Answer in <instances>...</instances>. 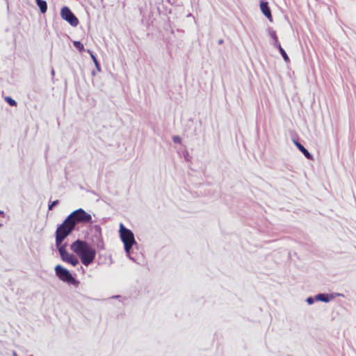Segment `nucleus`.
Wrapping results in <instances>:
<instances>
[{
    "mask_svg": "<svg viewBox=\"0 0 356 356\" xmlns=\"http://www.w3.org/2000/svg\"><path fill=\"white\" fill-rule=\"evenodd\" d=\"M92 222V216L83 209L72 211L64 221L58 226L55 234L59 237H67L75 229L77 224H86Z\"/></svg>",
    "mask_w": 356,
    "mask_h": 356,
    "instance_id": "nucleus-1",
    "label": "nucleus"
},
{
    "mask_svg": "<svg viewBox=\"0 0 356 356\" xmlns=\"http://www.w3.org/2000/svg\"><path fill=\"white\" fill-rule=\"evenodd\" d=\"M70 249L79 257L81 263L86 266L92 264L96 256L95 249L83 240H76L71 244Z\"/></svg>",
    "mask_w": 356,
    "mask_h": 356,
    "instance_id": "nucleus-2",
    "label": "nucleus"
},
{
    "mask_svg": "<svg viewBox=\"0 0 356 356\" xmlns=\"http://www.w3.org/2000/svg\"><path fill=\"white\" fill-rule=\"evenodd\" d=\"M120 237L124 244V250L129 259L135 261V259L131 256V250L136 244L133 232L125 227L122 223L120 224L119 229Z\"/></svg>",
    "mask_w": 356,
    "mask_h": 356,
    "instance_id": "nucleus-3",
    "label": "nucleus"
},
{
    "mask_svg": "<svg viewBox=\"0 0 356 356\" xmlns=\"http://www.w3.org/2000/svg\"><path fill=\"white\" fill-rule=\"evenodd\" d=\"M55 236H56V241H55L56 246L59 252L61 259L64 261H66V262L70 264L73 266H76V265H78L79 263L78 259H76L73 254H70L66 250L67 244L63 243V241L67 237L63 236V238H60L59 236L60 235H59V234H55Z\"/></svg>",
    "mask_w": 356,
    "mask_h": 356,
    "instance_id": "nucleus-4",
    "label": "nucleus"
},
{
    "mask_svg": "<svg viewBox=\"0 0 356 356\" xmlns=\"http://www.w3.org/2000/svg\"><path fill=\"white\" fill-rule=\"evenodd\" d=\"M55 273L56 276L64 282L76 286L79 284V282L73 277L72 273L67 268L60 265L56 266Z\"/></svg>",
    "mask_w": 356,
    "mask_h": 356,
    "instance_id": "nucleus-5",
    "label": "nucleus"
},
{
    "mask_svg": "<svg viewBox=\"0 0 356 356\" xmlns=\"http://www.w3.org/2000/svg\"><path fill=\"white\" fill-rule=\"evenodd\" d=\"M60 16L63 19L67 22L72 26L79 24V19L67 6H63L60 10Z\"/></svg>",
    "mask_w": 356,
    "mask_h": 356,
    "instance_id": "nucleus-6",
    "label": "nucleus"
},
{
    "mask_svg": "<svg viewBox=\"0 0 356 356\" xmlns=\"http://www.w3.org/2000/svg\"><path fill=\"white\" fill-rule=\"evenodd\" d=\"M260 8L262 13L270 21H273L270 9L268 6V2H261Z\"/></svg>",
    "mask_w": 356,
    "mask_h": 356,
    "instance_id": "nucleus-7",
    "label": "nucleus"
},
{
    "mask_svg": "<svg viewBox=\"0 0 356 356\" xmlns=\"http://www.w3.org/2000/svg\"><path fill=\"white\" fill-rule=\"evenodd\" d=\"M296 146L298 149L304 154V156L309 160H313V156L309 153V152L299 142L294 141Z\"/></svg>",
    "mask_w": 356,
    "mask_h": 356,
    "instance_id": "nucleus-8",
    "label": "nucleus"
},
{
    "mask_svg": "<svg viewBox=\"0 0 356 356\" xmlns=\"http://www.w3.org/2000/svg\"><path fill=\"white\" fill-rule=\"evenodd\" d=\"M334 298L332 294L327 293H318L315 296V300L317 301H321L323 302H329Z\"/></svg>",
    "mask_w": 356,
    "mask_h": 356,
    "instance_id": "nucleus-9",
    "label": "nucleus"
},
{
    "mask_svg": "<svg viewBox=\"0 0 356 356\" xmlns=\"http://www.w3.org/2000/svg\"><path fill=\"white\" fill-rule=\"evenodd\" d=\"M268 33L269 36L273 39L272 44L274 47L278 45L280 42H278V38L277 37L276 32L272 28H268Z\"/></svg>",
    "mask_w": 356,
    "mask_h": 356,
    "instance_id": "nucleus-10",
    "label": "nucleus"
},
{
    "mask_svg": "<svg viewBox=\"0 0 356 356\" xmlns=\"http://www.w3.org/2000/svg\"><path fill=\"white\" fill-rule=\"evenodd\" d=\"M37 6L39 7L42 13H45L47 10V3L44 0H35Z\"/></svg>",
    "mask_w": 356,
    "mask_h": 356,
    "instance_id": "nucleus-11",
    "label": "nucleus"
},
{
    "mask_svg": "<svg viewBox=\"0 0 356 356\" xmlns=\"http://www.w3.org/2000/svg\"><path fill=\"white\" fill-rule=\"evenodd\" d=\"M275 47H277L280 53V54L282 55L283 59L284 60V61L286 62H288L289 61V58L288 56V55L286 54V51H284V49L282 47L281 44H279L278 45L275 46Z\"/></svg>",
    "mask_w": 356,
    "mask_h": 356,
    "instance_id": "nucleus-12",
    "label": "nucleus"
},
{
    "mask_svg": "<svg viewBox=\"0 0 356 356\" xmlns=\"http://www.w3.org/2000/svg\"><path fill=\"white\" fill-rule=\"evenodd\" d=\"M87 51L90 54V56H91V58L92 59V61L94 62V64L97 68V70L98 71H101V67H100V64L98 62L97 58L95 57V56L92 54V52L88 49Z\"/></svg>",
    "mask_w": 356,
    "mask_h": 356,
    "instance_id": "nucleus-13",
    "label": "nucleus"
},
{
    "mask_svg": "<svg viewBox=\"0 0 356 356\" xmlns=\"http://www.w3.org/2000/svg\"><path fill=\"white\" fill-rule=\"evenodd\" d=\"M73 44L80 52L85 51L83 44L81 42L74 41Z\"/></svg>",
    "mask_w": 356,
    "mask_h": 356,
    "instance_id": "nucleus-14",
    "label": "nucleus"
},
{
    "mask_svg": "<svg viewBox=\"0 0 356 356\" xmlns=\"http://www.w3.org/2000/svg\"><path fill=\"white\" fill-rule=\"evenodd\" d=\"M5 100L11 106H17V102L10 97H6Z\"/></svg>",
    "mask_w": 356,
    "mask_h": 356,
    "instance_id": "nucleus-15",
    "label": "nucleus"
},
{
    "mask_svg": "<svg viewBox=\"0 0 356 356\" xmlns=\"http://www.w3.org/2000/svg\"><path fill=\"white\" fill-rule=\"evenodd\" d=\"M59 203V200H54L52 202H51L49 206H48V209L49 210H51L54 207H56V205H58Z\"/></svg>",
    "mask_w": 356,
    "mask_h": 356,
    "instance_id": "nucleus-16",
    "label": "nucleus"
},
{
    "mask_svg": "<svg viewBox=\"0 0 356 356\" xmlns=\"http://www.w3.org/2000/svg\"><path fill=\"white\" fill-rule=\"evenodd\" d=\"M172 140L175 143H181V138L179 136H175L172 138Z\"/></svg>",
    "mask_w": 356,
    "mask_h": 356,
    "instance_id": "nucleus-17",
    "label": "nucleus"
},
{
    "mask_svg": "<svg viewBox=\"0 0 356 356\" xmlns=\"http://www.w3.org/2000/svg\"><path fill=\"white\" fill-rule=\"evenodd\" d=\"M314 300H315V298H312V297H308L307 299H306V302L309 304V305H312L314 302Z\"/></svg>",
    "mask_w": 356,
    "mask_h": 356,
    "instance_id": "nucleus-18",
    "label": "nucleus"
},
{
    "mask_svg": "<svg viewBox=\"0 0 356 356\" xmlns=\"http://www.w3.org/2000/svg\"><path fill=\"white\" fill-rule=\"evenodd\" d=\"M95 229L99 233V234H100L101 227L99 225H95Z\"/></svg>",
    "mask_w": 356,
    "mask_h": 356,
    "instance_id": "nucleus-19",
    "label": "nucleus"
},
{
    "mask_svg": "<svg viewBox=\"0 0 356 356\" xmlns=\"http://www.w3.org/2000/svg\"><path fill=\"white\" fill-rule=\"evenodd\" d=\"M51 74L52 76H54L55 72H54V70H51Z\"/></svg>",
    "mask_w": 356,
    "mask_h": 356,
    "instance_id": "nucleus-20",
    "label": "nucleus"
},
{
    "mask_svg": "<svg viewBox=\"0 0 356 356\" xmlns=\"http://www.w3.org/2000/svg\"><path fill=\"white\" fill-rule=\"evenodd\" d=\"M222 42H223V40H220L218 41V44H221Z\"/></svg>",
    "mask_w": 356,
    "mask_h": 356,
    "instance_id": "nucleus-21",
    "label": "nucleus"
},
{
    "mask_svg": "<svg viewBox=\"0 0 356 356\" xmlns=\"http://www.w3.org/2000/svg\"><path fill=\"white\" fill-rule=\"evenodd\" d=\"M13 356H18L15 352H13Z\"/></svg>",
    "mask_w": 356,
    "mask_h": 356,
    "instance_id": "nucleus-22",
    "label": "nucleus"
}]
</instances>
